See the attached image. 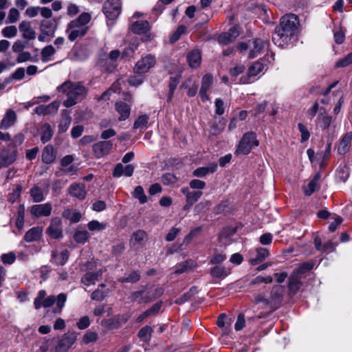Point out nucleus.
<instances>
[{"instance_id":"nucleus-41","label":"nucleus","mask_w":352,"mask_h":352,"mask_svg":"<svg viewBox=\"0 0 352 352\" xmlns=\"http://www.w3.org/2000/svg\"><path fill=\"white\" fill-rule=\"evenodd\" d=\"M90 238V234L87 230H76L74 234V239L78 243L84 244Z\"/></svg>"},{"instance_id":"nucleus-62","label":"nucleus","mask_w":352,"mask_h":352,"mask_svg":"<svg viewBox=\"0 0 352 352\" xmlns=\"http://www.w3.org/2000/svg\"><path fill=\"white\" fill-rule=\"evenodd\" d=\"M162 182L165 185L173 184L177 182V178L174 174L168 173L162 176Z\"/></svg>"},{"instance_id":"nucleus-33","label":"nucleus","mask_w":352,"mask_h":352,"mask_svg":"<svg viewBox=\"0 0 352 352\" xmlns=\"http://www.w3.org/2000/svg\"><path fill=\"white\" fill-rule=\"evenodd\" d=\"M56 159V153L52 145H47L42 152V161L45 164H52Z\"/></svg>"},{"instance_id":"nucleus-4","label":"nucleus","mask_w":352,"mask_h":352,"mask_svg":"<svg viewBox=\"0 0 352 352\" xmlns=\"http://www.w3.org/2000/svg\"><path fill=\"white\" fill-rule=\"evenodd\" d=\"M163 293L164 289L161 287L142 286L139 290L131 294L129 299L139 304L148 303L160 297Z\"/></svg>"},{"instance_id":"nucleus-38","label":"nucleus","mask_w":352,"mask_h":352,"mask_svg":"<svg viewBox=\"0 0 352 352\" xmlns=\"http://www.w3.org/2000/svg\"><path fill=\"white\" fill-rule=\"evenodd\" d=\"M148 120L149 116L146 114L139 116L133 123V129H140V131H144L147 128Z\"/></svg>"},{"instance_id":"nucleus-2","label":"nucleus","mask_w":352,"mask_h":352,"mask_svg":"<svg viewBox=\"0 0 352 352\" xmlns=\"http://www.w3.org/2000/svg\"><path fill=\"white\" fill-rule=\"evenodd\" d=\"M56 90L67 95V98L63 104L67 108L75 105L86 94V89L80 82H73L70 80L64 82L57 87Z\"/></svg>"},{"instance_id":"nucleus-63","label":"nucleus","mask_w":352,"mask_h":352,"mask_svg":"<svg viewBox=\"0 0 352 352\" xmlns=\"http://www.w3.org/2000/svg\"><path fill=\"white\" fill-rule=\"evenodd\" d=\"M206 187V182L199 179H192L189 183V188L201 190Z\"/></svg>"},{"instance_id":"nucleus-13","label":"nucleus","mask_w":352,"mask_h":352,"mask_svg":"<svg viewBox=\"0 0 352 352\" xmlns=\"http://www.w3.org/2000/svg\"><path fill=\"white\" fill-rule=\"evenodd\" d=\"M113 147L111 141H100L93 145L96 157L100 158L109 154Z\"/></svg>"},{"instance_id":"nucleus-47","label":"nucleus","mask_w":352,"mask_h":352,"mask_svg":"<svg viewBox=\"0 0 352 352\" xmlns=\"http://www.w3.org/2000/svg\"><path fill=\"white\" fill-rule=\"evenodd\" d=\"M268 299V296L265 294H254V300L253 302L256 305L261 303L263 308L270 309V302Z\"/></svg>"},{"instance_id":"nucleus-56","label":"nucleus","mask_w":352,"mask_h":352,"mask_svg":"<svg viewBox=\"0 0 352 352\" xmlns=\"http://www.w3.org/2000/svg\"><path fill=\"white\" fill-rule=\"evenodd\" d=\"M320 188L319 184L315 181L311 180L307 186L305 188L304 192L307 196H310L314 192L317 191Z\"/></svg>"},{"instance_id":"nucleus-39","label":"nucleus","mask_w":352,"mask_h":352,"mask_svg":"<svg viewBox=\"0 0 352 352\" xmlns=\"http://www.w3.org/2000/svg\"><path fill=\"white\" fill-rule=\"evenodd\" d=\"M230 274L229 270L223 266H214L210 269V274L213 278H224Z\"/></svg>"},{"instance_id":"nucleus-32","label":"nucleus","mask_w":352,"mask_h":352,"mask_svg":"<svg viewBox=\"0 0 352 352\" xmlns=\"http://www.w3.org/2000/svg\"><path fill=\"white\" fill-rule=\"evenodd\" d=\"M16 113L12 109L8 110L1 122L0 128L4 129H8L12 125L14 124V123L16 121Z\"/></svg>"},{"instance_id":"nucleus-18","label":"nucleus","mask_w":352,"mask_h":352,"mask_svg":"<svg viewBox=\"0 0 352 352\" xmlns=\"http://www.w3.org/2000/svg\"><path fill=\"white\" fill-rule=\"evenodd\" d=\"M302 276H299L295 272H292L289 277L288 280V289L292 294H296L302 285Z\"/></svg>"},{"instance_id":"nucleus-51","label":"nucleus","mask_w":352,"mask_h":352,"mask_svg":"<svg viewBox=\"0 0 352 352\" xmlns=\"http://www.w3.org/2000/svg\"><path fill=\"white\" fill-rule=\"evenodd\" d=\"M16 160V152H13L10 155H2L0 157V165L1 166H8L12 164Z\"/></svg>"},{"instance_id":"nucleus-54","label":"nucleus","mask_w":352,"mask_h":352,"mask_svg":"<svg viewBox=\"0 0 352 352\" xmlns=\"http://www.w3.org/2000/svg\"><path fill=\"white\" fill-rule=\"evenodd\" d=\"M140 278V274L137 271L131 272L126 277L120 278L121 283H136Z\"/></svg>"},{"instance_id":"nucleus-15","label":"nucleus","mask_w":352,"mask_h":352,"mask_svg":"<svg viewBox=\"0 0 352 352\" xmlns=\"http://www.w3.org/2000/svg\"><path fill=\"white\" fill-rule=\"evenodd\" d=\"M47 232L53 239H60L63 237L61 220L58 218H54L52 219L50 225L47 229Z\"/></svg>"},{"instance_id":"nucleus-1","label":"nucleus","mask_w":352,"mask_h":352,"mask_svg":"<svg viewBox=\"0 0 352 352\" xmlns=\"http://www.w3.org/2000/svg\"><path fill=\"white\" fill-rule=\"evenodd\" d=\"M298 25L299 21L296 14H288L282 16L272 36L274 44L283 47L294 34Z\"/></svg>"},{"instance_id":"nucleus-30","label":"nucleus","mask_w":352,"mask_h":352,"mask_svg":"<svg viewBox=\"0 0 352 352\" xmlns=\"http://www.w3.org/2000/svg\"><path fill=\"white\" fill-rule=\"evenodd\" d=\"M187 60L189 66L192 69L197 68L201 62V52L199 50H193L187 55Z\"/></svg>"},{"instance_id":"nucleus-16","label":"nucleus","mask_w":352,"mask_h":352,"mask_svg":"<svg viewBox=\"0 0 352 352\" xmlns=\"http://www.w3.org/2000/svg\"><path fill=\"white\" fill-rule=\"evenodd\" d=\"M68 192L71 196L82 200L87 195L85 185L83 183H74L68 188Z\"/></svg>"},{"instance_id":"nucleus-21","label":"nucleus","mask_w":352,"mask_h":352,"mask_svg":"<svg viewBox=\"0 0 352 352\" xmlns=\"http://www.w3.org/2000/svg\"><path fill=\"white\" fill-rule=\"evenodd\" d=\"M146 239V233L142 230H139L135 232L131 239V245L135 249H139L142 248Z\"/></svg>"},{"instance_id":"nucleus-49","label":"nucleus","mask_w":352,"mask_h":352,"mask_svg":"<svg viewBox=\"0 0 352 352\" xmlns=\"http://www.w3.org/2000/svg\"><path fill=\"white\" fill-rule=\"evenodd\" d=\"M133 197L138 199L140 204H143L147 201V197L144 193V189L141 186H138L133 191Z\"/></svg>"},{"instance_id":"nucleus-34","label":"nucleus","mask_w":352,"mask_h":352,"mask_svg":"<svg viewBox=\"0 0 352 352\" xmlns=\"http://www.w3.org/2000/svg\"><path fill=\"white\" fill-rule=\"evenodd\" d=\"M39 133L41 135V141L43 144H45L52 139L54 131L50 124L45 123L41 126Z\"/></svg>"},{"instance_id":"nucleus-22","label":"nucleus","mask_w":352,"mask_h":352,"mask_svg":"<svg viewBox=\"0 0 352 352\" xmlns=\"http://www.w3.org/2000/svg\"><path fill=\"white\" fill-rule=\"evenodd\" d=\"M58 107L59 103L54 101L48 105H39L34 111L38 115L53 114L57 112Z\"/></svg>"},{"instance_id":"nucleus-58","label":"nucleus","mask_w":352,"mask_h":352,"mask_svg":"<svg viewBox=\"0 0 352 352\" xmlns=\"http://www.w3.org/2000/svg\"><path fill=\"white\" fill-rule=\"evenodd\" d=\"M352 63V53L348 54L343 58L339 59L336 63V67H345Z\"/></svg>"},{"instance_id":"nucleus-61","label":"nucleus","mask_w":352,"mask_h":352,"mask_svg":"<svg viewBox=\"0 0 352 352\" xmlns=\"http://www.w3.org/2000/svg\"><path fill=\"white\" fill-rule=\"evenodd\" d=\"M108 291H102L100 289H97L91 295V298L93 300L101 301L107 295Z\"/></svg>"},{"instance_id":"nucleus-53","label":"nucleus","mask_w":352,"mask_h":352,"mask_svg":"<svg viewBox=\"0 0 352 352\" xmlns=\"http://www.w3.org/2000/svg\"><path fill=\"white\" fill-rule=\"evenodd\" d=\"M107 224L100 223L97 220H92L87 224V228L90 231H101L106 228Z\"/></svg>"},{"instance_id":"nucleus-7","label":"nucleus","mask_w":352,"mask_h":352,"mask_svg":"<svg viewBox=\"0 0 352 352\" xmlns=\"http://www.w3.org/2000/svg\"><path fill=\"white\" fill-rule=\"evenodd\" d=\"M103 12L109 20L116 19L121 12L120 0H108L103 6Z\"/></svg>"},{"instance_id":"nucleus-64","label":"nucleus","mask_w":352,"mask_h":352,"mask_svg":"<svg viewBox=\"0 0 352 352\" xmlns=\"http://www.w3.org/2000/svg\"><path fill=\"white\" fill-rule=\"evenodd\" d=\"M1 259L4 264L11 265L14 263L16 260V255L12 252L7 254H3L1 256Z\"/></svg>"},{"instance_id":"nucleus-36","label":"nucleus","mask_w":352,"mask_h":352,"mask_svg":"<svg viewBox=\"0 0 352 352\" xmlns=\"http://www.w3.org/2000/svg\"><path fill=\"white\" fill-rule=\"evenodd\" d=\"M72 122V117L67 113V112L64 110L62 113V118L58 126V133H65L70 126Z\"/></svg>"},{"instance_id":"nucleus-60","label":"nucleus","mask_w":352,"mask_h":352,"mask_svg":"<svg viewBox=\"0 0 352 352\" xmlns=\"http://www.w3.org/2000/svg\"><path fill=\"white\" fill-rule=\"evenodd\" d=\"M226 123L224 121H219L217 124H213L210 129V133L212 135H217L220 134L225 129Z\"/></svg>"},{"instance_id":"nucleus-10","label":"nucleus","mask_w":352,"mask_h":352,"mask_svg":"<svg viewBox=\"0 0 352 352\" xmlns=\"http://www.w3.org/2000/svg\"><path fill=\"white\" fill-rule=\"evenodd\" d=\"M267 65L263 63V60L261 59L254 62L248 68V74L246 76H243L240 78V82L247 84L250 82V78L256 76L264 69H266Z\"/></svg>"},{"instance_id":"nucleus-59","label":"nucleus","mask_w":352,"mask_h":352,"mask_svg":"<svg viewBox=\"0 0 352 352\" xmlns=\"http://www.w3.org/2000/svg\"><path fill=\"white\" fill-rule=\"evenodd\" d=\"M272 282V278L270 276H267L265 277H263L261 276H258L250 282V285L251 286H255V285H259L262 283H270Z\"/></svg>"},{"instance_id":"nucleus-20","label":"nucleus","mask_w":352,"mask_h":352,"mask_svg":"<svg viewBox=\"0 0 352 352\" xmlns=\"http://www.w3.org/2000/svg\"><path fill=\"white\" fill-rule=\"evenodd\" d=\"M181 192L185 195L188 206H192L203 195L201 190L190 191L188 187L182 188Z\"/></svg>"},{"instance_id":"nucleus-57","label":"nucleus","mask_w":352,"mask_h":352,"mask_svg":"<svg viewBox=\"0 0 352 352\" xmlns=\"http://www.w3.org/2000/svg\"><path fill=\"white\" fill-rule=\"evenodd\" d=\"M2 35L6 38L14 37L17 34V28L14 25L7 26L1 31Z\"/></svg>"},{"instance_id":"nucleus-23","label":"nucleus","mask_w":352,"mask_h":352,"mask_svg":"<svg viewBox=\"0 0 352 352\" xmlns=\"http://www.w3.org/2000/svg\"><path fill=\"white\" fill-rule=\"evenodd\" d=\"M40 29L43 34L54 37L56 30V23L55 20H43L41 21Z\"/></svg>"},{"instance_id":"nucleus-25","label":"nucleus","mask_w":352,"mask_h":352,"mask_svg":"<svg viewBox=\"0 0 352 352\" xmlns=\"http://www.w3.org/2000/svg\"><path fill=\"white\" fill-rule=\"evenodd\" d=\"M351 140L352 132H348L344 135L338 147V153L340 155H344L349 151Z\"/></svg>"},{"instance_id":"nucleus-55","label":"nucleus","mask_w":352,"mask_h":352,"mask_svg":"<svg viewBox=\"0 0 352 352\" xmlns=\"http://www.w3.org/2000/svg\"><path fill=\"white\" fill-rule=\"evenodd\" d=\"M29 43L28 41L23 40H17L12 45V51L16 53L21 52L24 49L28 48Z\"/></svg>"},{"instance_id":"nucleus-14","label":"nucleus","mask_w":352,"mask_h":352,"mask_svg":"<svg viewBox=\"0 0 352 352\" xmlns=\"http://www.w3.org/2000/svg\"><path fill=\"white\" fill-rule=\"evenodd\" d=\"M52 210V206L50 203L36 204L31 207L30 213L36 217H48L51 214Z\"/></svg>"},{"instance_id":"nucleus-40","label":"nucleus","mask_w":352,"mask_h":352,"mask_svg":"<svg viewBox=\"0 0 352 352\" xmlns=\"http://www.w3.org/2000/svg\"><path fill=\"white\" fill-rule=\"evenodd\" d=\"M63 217L70 220L72 223H78L80 221L81 214L78 212H73L70 209H65L63 212Z\"/></svg>"},{"instance_id":"nucleus-44","label":"nucleus","mask_w":352,"mask_h":352,"mask_svg":"<svg viewBox=\"0 0 352 352\" xmlns=\"http://www.w3.org/2000/svg\"><path fill=\"white\" fill-rule=\"evenodd\" d=\"M30 194L34 202H41L45 199L42 189L36 186L30 189Z\"/></svg>"},{"instance_id":"nucleus-17","label":"nucleus","mask_w":352,"mask_h":352,"mask_svg":"<svg viewBox=\"0 0 352 352\" xmlns=\"http://www.w3.org/2000/svg\"><path fill=\"white\" fill-rule=\"evenodd\" d=\"M240 34L239 28L233 26L228 32L221 34L219 36V41L223 44H228L234 41Z\"/></svg>"},{"instance_id":"nucleus-6","label":"nucleus","mask_w":352,"mask_h":352,"mask_svg":"<svg viewBox=\"0 0 352 352\" xmlns=\"http://www.w3.org/2000/svg\"><path fill=\"white\" fill-rule=\"evenodd\" d=\"M258 144L259 142L257 140L256 133L253 131L247 132L243 134L239 141L235 153L237 155H248L254 147L258 146Z\"/></svg>"},{"instance_id":"nucleus-5","label":"nucleus","mask_w":352,"mask_h":352,"mask_svg":"<svg viewBox=\"0 0 352 352\" xmlns=\"http://www.w3.org/2000/svg\"><path fill=\"white\" fill-rule=\"evenodd\" d=\"M267 44L263 39L256 38L249 40L247 43H239L237 48L243 54L248 52V58H253L262 52Z\"/></svg>"},{"instance_id":"nucleus-31","label":"nucleus","mask_w":352,"mask_h":352,"mask_svg":"<svg viewBox=\"0 0 352 352\" xmlns=\"http://www.w3.org/2000/svg\"><path fill=\"white\" fill-rule=\"evenodd\" d=\"M101 275L102 271L100 270L96 272H87L81 278V282L86 286L94 285Z\"/></svg>"},{"instance_id":"nucleus-27","label":"nucleus","mask_w":352,"mask_h":352,"mask_svg":"<svg viewBox=\"0 0 352 352\" xmlns=\"http://www.w3.org/2000/svg\"><path fill=\"white\" fill-rule=\"evenodd\" d=\"M131 30L137 34H142L147 33L150 29V23L148 21H138L133 22L131 25Z\"/></svg>"},{"instance_id":"nucleus-12","label":"nucleus","mask_w":352,"mask_h":352,"mask_svg":"<svg viewBox=\"0 0 352 352\" xmlns=\"http://www.w3.org/2000/svg\"><path fill=\"white\" fill-rule=\"evenodd\" d=\"M76 335L74 332L65 333L59 340L56 346V352H66L76 342Z\"/></svg>"},{"instance_id":"nucleus-45","label":"nucleus","mask_w":352,"mask_h":352,"mask_svg":"<svg viewBox=\"0 0 352 352\" xmlns=\"http://www.w3.org/2000/svg\"><path fill=\"white\" fill-rule=\"evenodd\" d=\"M179 82V78L177 76H171L169 78L168 88L169 92L168 96V102H170L173 97L174 91Z\"/></svg>"},{"instance_id":"nucleus-42","label":"nucleus","mask_w":352,"mask_h":352,"mask_svg":"<svg viewBox=\"0 0 352 352\" xmlns=\"http://www.w3.org/2000/svg\"><path fill=\"white\" fill-rule=\"evenodd\" d=\"M195 266V263L192 260L186 261L183 263L177 264L175 267V274H182L186 272L188 269H192Z\"/></svg>"},{"instance_id":"nucleus-24","label":"nucleus","mask_w":352,"mask_h":352,"mask_svg":"<svg viewBox=\"0 0 352 352\" xmlns=\"http://www.w3.org/2000/svg\"><path fill=\"white\" fill-rule=\"evenodd\" d=\"M19 29L22 32L23 37L28 40H34L36 38V32L32 28L30 23L23 21L19 25Z\"/></svg>"},{"instance_id":"nucleus-8","label":"nucleus","mask_w":352,"mask_h":352,"mask_svg":"<svg viewBox=\"0 0 352 352\" xmlns=\"http://www.w3.org/2000/svg\"><path fill=\"white\" fill-rule=\"evenodd\" d=\"M283 293L284 287L282 285H275L272 287L268 296L270 311H274L280 307L283 300Z\"/></svg>"},{"instance_id":"nucleus-50","label":"nucleus","mask_w":352,"mask_h":352,"mask_svg":"<svg viewBox=\"0 0 352 352\" xmlns=\"http://www.w3.org/2000/svg\"><path fill=\"white\" fill-rule=\"evenodd\" d=\"M186 27L184 25H180L177 27V30L172 34L170 37V41L172 43L177 41L181 36L186 33Z\"/></svg>"},{"instance_id":"nucleus-3","label":"nucleus","mask_w":352,"mask_h":352,"mask_svg":"<svg viewBox=\"0 0 352 352\" xmlns=\"http://www.w3.org/2000/svg\"><path fill=\"white\" fill-rule=\"evenodd\" d=\"M91 14L88 12L82 13L77 19L70 21L67 27L68 38L74 41L76 38L84 36L88 30L87 23L91 21Z\"/></svg>"},{"instance_id":"nucleus-48","label":"nucleus","mask_w":352,"mask_h":352,"mask_svg":"<svg viewBox=\"0 0 352 352\" xmlns=\"http://www.w3.org/2000/svg\"><path fill=\"white\" fill-rule=\"evenodd\" d=\"M56 52L54 47L50 45L45 47L41 51V59L43 62H47L50 60V57L54 55Z\"/></svg>"},{"instance_id":"nucleus-43","label":"nucleus","mask_w":352,"mask_h":352,"mask_svg":"<svg viewBox=\"0 0 352 352\" xmlns=\"http://www.w3.org/2000/svg\"><path fill=\"white\" fill-rule=\"evenodd\" d=\"M315 263L314 261L309 262H304L299 265V267L294 270L293 272L298 274L299 276H302L303 274H305L307 272L311 270L314 267Z\"/></svg>"},{"instance_id":"nucleus-37","label":"nucleus","mask_w":352,"mask_h":352,"mask_svg":"<svg viewBox=\"0 0 352 352\" xmlns=\"http://www.w3.org/2000/svg\"><path fill=\"white\" fill-rule=\"evenodd\" d=\"M41 235V229L38 227H34L29 230L24 235V240L26 242L37 241Z\"/></svg>"},{"instance_id":"nucleus-26","label":"nucleus","mask_w":352,"mask_h":352,"mask_svg":"<svg viewBox=\"0 0 352 352\" xmlns=\"http://www.w3.org/2000/svg\"><path fill=\"white\" fill-rule=\"evenodd\" d=\"M213 78L210 74H206L203 76L201 80V87L199 91L200 97L203 100H208L209 99L207 95V91L211 85L212 84Z\"/></svg>"},{"instance_id":"nucleus-28","label":"nucleus","mask_w":352,"mask_h":352,"mask_svg":"<svg viewBox=\"0 0 352 352\" xmlns=\"http://www.w3.org/2000/svg\"><path fill=\"white\" fill-rule=\"evenodd\" d=\"M69 252L67 250L58 252L54 251L52 253L51 263H54L56 265H64L69 258Z\"/></svg>"},{"instance_id":"nucleus-46","label":"nucleus","mask_w":352,"mask_h":352,"mask_svg":"<svg viewBox=\"0 0 352 352\" xmlns=\"http://www.w3.org/2000/svg\"><path fill=\"white\" fill-rule=\"evenodd\" d=\"M153 329L150 326L142 327L138 332V337L144 342H148L151 338Z\"/></svg>"},{"instance_id":"nucleus-19","label":"nucleus","mask_w":352,"mask_h":352,"mask_svg":"<svg viewBox=\"0 0 352 352\" xmlns=\"http://www.w3.org/2000/svg\"><path fill=\"white\" fill-rule=\"evenodd\" d=\"M332 117L327 115L324 108L321 107L320 109V113L316 120V124H318L321 129L324 131L329 129Z\"/></svg>"},{"instance_id":"nucleus-9","label":"nucleus","mask_w":352,"mask_h":352,"mask_svg":"<svg viewBox=\"0 0 352 352\" xmlns=\"http://www.w3.org/2000/svg\"><path fill=\"white\" fill-rule=\"evenodd\" d=\"M156 63V60L154 56L148 54L145 57L142 58L139 60L134 68L133 71L135 74H143L148 72V70L153 67Z\"/></svg>"},{"instance_id":"nucleus-35","label":"nucleus","mask_w":352,"mask_h":352,"mask_svg":"<svg viewBox=\"0 0 352 352\" xmlns=\"http://www.w3.org/2000/svg\"><path fill=\"white\" fill-rule=\"evenodd\" d=\"M331 144H332V140L330 138H328L324 151H321L320 152H318L316 154V156L318 158V160H320L321 161V164H320L321 166L324 165L325 161L327 160H328L331 155Z\"/></svg>"},{"instance_id":"nucleus-11","label":"nucleus","mask_w":352,"mask_h":352,"mask_svg":"<svg viewBox=\"0 0 352 352\" xmlns=\"http://www.w3.org/2000/svg\"><path fill=\"white\" fill-rule=\"evenodd\" d=\"M125 100H128L130 104H126L122 101L117 102L115 104L116 111L119 113L120 116L118 120L123 121L126 120L131 113V108L132 104V96L131 94H127Z\"/></svg>"},{"instance_id":"nucleus-29","label":"nucleus","mask_w":352,"mask_h":352,"mask_svg":"<svg viewBox=\"0 0 352 352\" xmlns=\"http://www.w3.org/2000/svg\"><path fill=\"white\" fill-rule=\"evenodd\" d=\"M270 255L269 250L265 248H257L254 257L250 258V263L252 265H256L262 263Z\"/></svg>"},{"instance_id":"nucleus-52","label":"nucleus","mask_w":352,"mask_h":352,"mask_svg":"<svg viewBox=\"0 0 352 352\" xmlns=\"http://www.w3.org/2000/svg\"><path fill=\"white\" fill-rule=\"evenodd\" d=\"M24 218H25V209L23 205H20L18 212L17 217L16 221V226L21 230L23 228L24 225Z\"/></svg>"}]
</instances>
